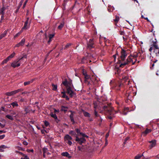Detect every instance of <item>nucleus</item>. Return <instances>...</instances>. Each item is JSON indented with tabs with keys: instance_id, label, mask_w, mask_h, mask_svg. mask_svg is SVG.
<instances>
[{
	"instance_id": "7",
	"label": "nucleus",
	"mask_w": 159,
	"mask_h": 159,
	"mask_svg": "<svg viewBox=\"0 0 159 159\" xmlns=\"http://www.w3.org/2000/svg\"><path fill=\"white\" fill-rule=\"evenodd\" d=\"M66 89L67 93L69 94L70 97H72L75 94V93L72 90V88L69 87L67 88Z\"/></svg>"
},
{
	"instance_id": "2",
	"label": "nucleus",
	"mask_w": 159,
	"mask_h": 159,
	"mask_svg": "<svg viewBox=\"0 0 159 159\" xmlns=\"http://www.w3.org/2000/svg\"><path fill=\"white\" fill-rule=\"evenodd\" d=\"M95 47V44L93 39H90L89 41L87 42V48L88 49H91L94 48Z\"/></svg>"
},
{
	"instance_id": "34",
	"label": "nucleus",
	"mask_w": 159,
	"mask_h": 159,
	"mask_svg": "<svg viewBox=\"0 0 159 159\" xmlns=\"http://www.w3.org/2000/svg\"><path fill=\"white\" fill-rule=\"evenodd\" d=\"M143 156V154L142 155H138L135 157L134 159H139Z\"/></svg>"
},
{
	"instance_id": "25",
	"label": "nucleus",
	"mask_w": 159,
	"mask_h": 159,
	"mask_svg": "<svg viewBox=\"0 0 159 159\" xmlns=\"http://www.w3.org/2000/svg\"><path fill=\"white\" fill-rule=\"evenodd\" d=\"M15 53L14 52H13L8 57H7L8 58V59L10 60V59L13 58L15 55Z\"/></svg>"
},
{
	"instance_id": "60",
	"label": "nucleus",
	"mask_w": 159,
	"mask_h": 159,
	"mask_svg": "<svg viewBox=\"0 0 159 159\" xmlns=\"http://www.w3.org/2000/svg\"><path fill=\"white\" fill-rule=\"evenodd\" d=\"M153 48V47L152 46V47H151L150 48H149V51L150 52H151L152 51V49H153V48Z\"/></svg>"
},
{
	"instance_id": "14",
	"label": "nucleus",
	"mask_w": 159,
	"mask_h": 159,
	"mask_svg": "<svg viewBox=\"0 0 159 159\" xmlns=\"http://www.w3.org/2000/svg\"><path fill=\"white\" fill-rule=\"evenodd\" d=\"M72 138L68 134L66 135L64 137V140L65 141L72 140Z\"/></svg>"
},
{
	"instance_id": "35",
	"label": "nucleus",
	"mask_w": 159,
	"mask_h": 159,
	"mask_svg": "<svg viewBox=\"0 0 159 159\" xmlns=\"http://www.w3.org/2000/svg\"><path fill=\"white\" fill-rule=\"evenodd\" d=\"M69 133V134H70V135H76V134L75 132V131H72V130L70 131Z\"/></svg>"
},
{
	"instance_id": "18",
	"label": "nucleus",
	"mask_w": 159,
	"mask_h": 159,
	"mask_svg": "<svg viewBox=\"0 0 159 159\" xmlns=\"http://www.w3.org/2000/svg\"><path fill=\"white\" fill-rule=\"evenodd\" d=\"M68 109V107H67L62 106L61 107V111H64L65 113H66V112L67 111Z\"/></svg>"
},
{
	"instance_id": "8",
	"label": "nucleus",
	"mask_w": 159,
	"mask_h": 159,
	"mask_svg": "<svg viewBox=\"0 0 159 159\" xmlns=\"http://www.w3.org/2000/svg\"><path fill=\"white\" fill-rule=\"evenodd\" d=\"M28 20H29V18H27V20L25 22L24 26L22 28V30H27L28 29L30 26V25L28 24Z\"/></svg>"
},
{
	"instance_id": "30",
	"label": "nucleus",
	"mask_w": 159,
	"mask_h": 159,
	"mask_svg": "<svg viewBox=\"0 0 159 159\" xmlns=\"http://www.w3.org/2000/svg\"><path fill=\"white\" fill-rule=\"evenodd\" d=\"M9 60L8 59V58L7 57L6 59L4 60L2 63V64H4L8 62Z\"/></svg>"
},
{
	"instance_id": "49",
	"label": "nucleus",
	"mask_w": 159,
	"mask_h": 159,
	"mask_svg": "<svg viewBox=\"0 0 159 159\" xmlns=\"http://www.w3.org/2000/svg\"><path fill=\"white\" fill-rule=\"evenodd\" d=\"M5 136V134L0 135V139H3Z\"/></svg>"
},
{
	"instance_id": "13",
	"label": "nucleus",
	"mask_w": 159,
	"mask_h": 159,
	"mask_svg": "<svg viewBox=\"0 0 159 159\" xmlns=\"http://www.w3.org/2000/svg\"><path fill=\"white\" fill-rule=\"evenodd\" d=\"M151 130L150 129H146V130L142 133V134L144 136H145L151 132Z\"/></svg>"
},
{
	"instance_id": "58",
	"label": "nucleus",
	"mask_w": 159,
	"mask_h": 159,
	"mask_svg": "<svg viewBox=\"0 0 159 159\" xmlns=\"http://www.w3.org/2000/svg\"><path fill=\"white\" fill-rule=\"evenodd\" d=\"M68 1V0H64V3H63L64 5H65L66 4L67 2Z\"/></svg>"
},
{
	"instance_id": "20",
	"label": "nucleus",
	"mask_w": 159,
	"mask_h": 159,
	"mask_svg": "<svg viewBox=\"0 0 159 159\" xmlns=\"http://www.w3.org/2000/svg\"><path fill=\"white\" fill-rule=\"evenodd\" d=\"M7 148V147L4 145H2L1 146H0V152H3L4 151L3 149Z\"/></svg>"
},
{
	"instance_id": "21",
	"label": "nucleus",
	"mask_w": 159,
	"mask_h": 159,
	"mask_svg": "<svg viewBox=\"0 0 159 159\" xmlns=\"http://www.w3.org/2000/svg\"><path fill=\"white\" fill-rule=\"evenodd\" d=\"M73 87V85L72 84L71 81L68 82V84H67V85L66 87V89H67V88H69V87L70 88H72Z\"/></svg>"
},
{
	"instance_id": "39",
	"label": "nucleus",
	"mask_w": 159,
	"mask_h": 159,
	"mask_svg": "<svg viewBox=\"0 0 159 159\" xmlns=\"http://www.w3.org/2000/svg\"><path fill=\"white\" fill-rule=\"evenodd\" d=\"M71 45L70 43H68L65 46L64 48V49H66L68 47H69Z\"/></svg>"
},
{
	"instance_id": "51",
	"label": "nucleus",
	"mask_w": 159,
	"mask_h": 159,
	"mask_svg": "<svg viewBox=\"0 0 159 159\" xmlns=\"http://www.w3.org/2000/svg\"><path fill=\"white\" fill-rule=\"evenodd\" d=\"M119 33H120V34L121 35H123L125 34L124 32L123 31H120L119 32Z\"/></svg>"
},
{
	"instance_id": "24",
	"label": "nucleus",
	"mask_w": 159,
	"mask_h": 159,
	"mask_svg": "<svg viewBox=\"0 0 159 159\" xmlns=\"http://www.w3.org/2000/svg\"><path fill=\"white\" fill-rule=\"evenodd\" d=\"M25 39L24 38H23V39H22L21 41L19 43V44L21 46H23L25 44Z\"/></svg>"
},
{
	"instance_id": "54",
	"label": "nucleus",
	"mask_w": 159,
	"mask_h": 159,
	"mask_svg": "<svg viewBox=\"0 0 159 159\" xmlns=\"http://www.w3.org/2000/svg\"><path fill=\"white\" fill-rule=\"evenodd\" d=\"M23 144L25 145H27L28 143L26 141H24L23 142Z\"/></svg>"
},
{
	"instance_id": "27",
	"label": "nucleus",
	"mask_w": 159,
	"mask_h": 159,
	"mask_svg": "<svg viewBox=\"0 0 159 159\" xmlns=\"http://www.w3.org/2000/svg\"><path fill=\"white\" fill-rule=\"evenodd\" d=\"M50 115L52 117L54 118L55 119H57V117L56 114H53V113L52 112Z\"/></svg>"
},
{
	"instance_id": "1",
	"label": "nucleus",
	"mask_w": 159,
	"mask_h": 159,
	"mask_svg": "<svg viewBox=\"0 0 159 159\" xmlns=\"http://www.w3.org/2000/svg\"><path fill=\"white\" fill-rule=\"evenodd\" d=\"M120 57L119 59V61L120 63V67H123L127 65H134L137 61L136 58L139 56L140 53H135L133 55H130L128 56L127 59L126 57L127 55L126 51L123 49H122L120 52Z\"/></svg>"
},
{
	"instance_id": "38",
	"label": "nucleus",
	"mask_w": 159,
	"mask_h": 159,
	"mask_svg": "<svg viewBox=\"0 0 159 159\" xmlns=\"http://www.w3.org/2000/svg\"><path fill=\"white\" fill-rule=\"evenodd\" d=\"M43 153H47L48 151V148H44L43 149Z\"/></svg>"
},
{
	"instance_id": "45",
	"label": "nucleus",
	"mask_w": 159,
	"mask_h": 159,
	"mask_svg": "<svg viewBox=\"0 0 159 159\" xmlns=\"http://www.w3.org/2000/svg\"><path fill=\"white\" fill-rule=\"evenodd\" d=\"M28 0H26V1H25V2L24 3V4L23 5V8H24L25 7V6L27 3V2H28Z\"/></svg>"
},
{
	"instance_id": "26",
	"label": "nucleus",
	"mask_w": 159,
	"mask_h": 159,
	"mask_svg": "<svg viewBox=\"0 0 159 159\" xmlns=\"http://www.w3.org/2000/svg\"><path fill=\"white\" fill-rule=\"evenodd\" d=\"M83 114L84 115V116L85 117H89L90 116V114L87 112L84 111Z\"/></svg>"
},
{
	"instance_id": "32",
	"label": "nucleus",
	"mask_w": 159,
	"mask_h": 159,
	"mask_svg": "<svg viewBox=\"0 0 159 159\" xmlns=\"http://www.w3.org/2000/svg\"><path fill=\"white\" fill-rule=\"evenodd\" d=\"M69 153L67 152H64L61 153V155L62 156L66 157Z\"/></svg>"
},
{
	"instance_id": "64",
	"label": "nucleus",
	"mask_w": 159,
	"mask_h": 159,
	"mask_svg": "<svg viewBox=\"0 0 159 159\" xmlns=\"http://www.w3.org/2000/svg\"><path fill=\"white\" fill-rule=\"evenodd\" d=\"M59 112V110H57L55 109H54V112L55 113H56V112Z\"/></svg>"
},
{
	"instance_id": "55",
	"label": "nucleus",
	"mask_w": 159,
	"mask_h": 159,
	"mask_svg": "<svg viewBox=\"0 0 159 159\" xmlns=\"http://www.w3.org/2000/svg\"><path fill=\"white\" fill-rule=\"evenodd\" d=\"M27 58V55H24L21 58H19V59H20V60H22L23 59V58Z\"/></svg>"
},
{
	"instance_id": "46",
	"label": "nucleus",
	"mask_w": 159,
	"mask_h": 159,
	"mask_svg": "<svg viewBox=\"0 0 159 159\" xmlns=\"http://www.w3.org/2000/svg\"><path fill=\"white\" fill-rule=\"evenodd\" d=\"M75 131L76 132L78 133V134H80V133H81V132H80V130L78 129H75Z\"/></svg>"
},
{
	"instance_id": "15",
	"label": "nucleus",
	"mask_w": 159,
	"mask_h": 159,
	"mask_svg": "<svg viewBox=\"0 0 159 159\" xmlns=\"http://www.w3.org/2000/svg\"><path fill=\"white\" fill-rule=\"evenodd\" d=\"M34 80V79H32L30 81L25 82H24V85L25 86L26 85H29L30 84H31V83H32Z\"/></svg>"
},
{
	"instance_id": "47",
	"label": "nucleus",
	"mask_w": 159,
	"mask_h": 159,
	"mask_svg": "<svg viewBox=\"0 0 159 159\" xmlns=\"http://www.w3.org/2000/svg\"><path fill=\"white\" fill-rule=\"evenodd\" d=\"M94 114H95V116L96 117H98L99 116V115H98V113L96 111V110H94Z\"/></svg>"
},
{
	"instance_id": "50",
	"label": "nucleus",
	"mask_w": 159,
	"mask_h": 159,
	"mask_svg": "<svg viewBox=\"0 0 159 159\" xmlns=\"http://www.w3.org/2000/svg\"><path fill=\"white\" fill-rule=\"evenodd\" d=\"M68 144L70 145H71L72 144V142L70 140L67 141V142H66Z\"/></svg>"
},
{
	"instance_id": "40",
	"label": "nucleus",
	"mask_w": 159,
	"mask_h": 159,
	"mask_svg": "<svg viewBox=\"0 0 159 159\" xmlns=\"http://www.w3.org/2000/svg\"><path fill=\"white\" fill-rule=\"evenodd\" d=\"M21 159H29L28 156L26 155H24L23 157L21 158Z\"/></svg>"
},
{
	"instance_id": "17",
	"label": "nucleus",
	"mask_w": 159,
	"mask_h": 159,
	"mask_svg": "<svg viewBox=\"0 0 159 159\" xmlns=\"http://www.w3.org/2000/svg\"><path fill=\"white\" fill-rule=\"evenodd\" d=\"M155 41L153 42V44L152 45L153 47H154L155 48H158V46L157 45V42L156 39H155Z\"/></svg>"
},
{
	"instance_id": "56",
	"label": "nucleus",
	"mask_w": 159,
	"mask_h": 159,
	"mask_svg": "<svg viewBox=\"0 0 159 159\" xmlns=\"http://www.w3.org/2000/svg\"><path fill=\"white\" fill-rule=\"evenodd\" d=\"M129 139V137H127L125 139V142H124V143L125 144L127 142V140H128Z\"/></svg>"
},
{
	"instance_id": "44",
	"label": "nucleus",
	"mask_w": 159,
	"mask_h": 159,
	"mask_svg": "<svg viewBox=\"0 0 159 159\" xmlns=\"http://www.w3.org/2000/svg\"><path fill=\"white\" fill-rule=\"evenodd\" d=\"M54 34H50L49 35V38L52 39L54 37Z\"/></svg>"
},
{
	"instance_id": "10",
	"label": "nucleus",
	"mask_w": 159,
	"mask_h": 159,
	"mask_svg": "<svg viewBox=\"0 0 159 159\" xmlns=\"http://www.w3.org/2000/svg\"><path fill=\"white\" fill-rule=\"evenodd\" d=\"M70 111L71 112V114L70 116V118L71 121L72 122V124H74L75 122L74 119V112L72 111Z\"/></svg>"
},
{
	"instance_id": "28",
	"label": "nucleus",
	"mask_w": 159,
	"mask_h": 159,
	"mask_svg": "<svg viewBox=\"0 0 159 159\" xmlns=\"http://www.w3.org/2000/svg\"><path fill=\"white\" fill-rule=\"evenodd\" d=\"M6 9V8L4 7H3L1 9H0V10L1 12V14H5V11Z\"/></svg>"
},
{
	"instance_id": "42",
	"label": "nucleus",
	"mask_w": 159,
	"mask_h": 159,
	"mask_svg": "<svg viewBox=\"0 0 159 159\" xmlns=\"http://www.w3.org/2000/svg\"><path fill=\"white\" fill-rule=\"evenodd\" d=\"M80 134L82 135V136L83 137H87L88 138V136L86 135L85 134H83L82 133H80Z\"/></svg>"
},
{
	"instance_id": "6",
	"label": "nucleus",
	"mask_w": 159,
	"mask_h": 159,
	"mask_svg": "<svg viewBox=\"0 0 159 159\" xmlns=\"http://www.w3.org/2000/svg\"><path fill=\"white\" fill-rule=\"evenodd\" d=\"M148 142L150 143L149 145V148L150 149L155 147L156 145V141L155 140L149 141Z\"/></svg>"
},
{
	"instance_id": "48",
	"label": "nucleus",
	"mask_w": 159,
	"mask_h": 159,
	"mask_svg": "<svg viewBox=\"0 0 159 159\" xmlns=\"http://www.w3.org/2000/svg\"><path fill=\"white\" fill-rule=\"evenodd\" d=\"M85 58L84 57H83L81 60V63H85Z\"/></svg>"
},
{
	"instance_id": "53",
	"label": "nucleus",
	"mask_w": 159,
	"mask_h": 159,
	"mask_svg": "<svg viewBox=\"0 0 159 159\" xmlns=\"http://www.w3.org/2000/svg\"><path fill=\"white\" fill-rule=\"evenodd\" d=\"M5 124H2L0 123V127L1 128H3L5 127Z\"/></svg>"
},
{
	"instance_id": "59",
	"label": "nucleus",
	"mask_w": 159,
	"mask_h": 159,
	"mask_svg": "<svg viewBox=\"0 0 159 159\" xmlns=\"http://www.w3.org/2000/svg\"><path fill=\"white\" fill-rule=\"evenodd\" d=\"M66 157H67L69 159H70L72 157L69 154L68 155H67Z\"/></svg>"
},
{
	"instance_id": "62",
	"label": "nucleus",
	"mask_w": 159,
	"mask_h": 159,
	"mask_svg": "<svg viewBox=\"0 0 159 159\" xmlns=\"http://www.w3.org/2000/svg\"><path fill=\"white\" fill-rule=\"evenodd\" d=\"M24 99L23 98H21V99H20V100H19V101L20 102H24Z\"/></svg>"
},
{
	"instance_id": "43",
	"label": "nucleus",
	"mask_w": 159,
	"mask_h": 159,
	"mask_svg": "<svg viewBox=\"0 0 159 159\" xmlns=\"http://www.w3.org/2000/svg\"><path fill=\"white\" fill-rule=\"evenodd\" d=\"M112 111H112L111 112V113H109V114H110V116H108V119H112V116H111V114H112Z\"/></svg>"
},
{
	"instance_id": "63",
	"label": "nucleus",
	"mask_w": 159,
	"mask_h": 159,
	"mask_svg": "<svg viewBox=\"0 0 159 159\" xmlns=\"http://www.w3.org/2000/svg\"><path fill=\"white\" fill-rule=\"evenodd\" d=\"M82 148L81 147H80V146H78V150L79 151H81Z\"/></svg>"
},
{
	"instance_id": "36",
	"label": "nucleus",
	"mask_w": 159,
	"mask_h": 159,
	"mask_svg": "<svg viewBox=\"0 0 159 159\" xmlns=\"http://www.w3.org/2000/svg\"><path fill=\"white\" fill-rule=\"evenodd\" d=\"M62 97L63 98H66V100H68L69 99V98L68 97V96L66 95L65 93L63 94Z\"/></svg>"
},
{
	"instance_id": "23",
	"label": "nucleus",
	"mask_w": 159,
	"mask_h": 159,
	"mask_svg": "<svg viewBox=\"0 0 159 159\" xmlns=\"http://www.w3.org/2000/svg\"><path fill=\"white\" fill-rule=\"evenodd\" d=\"M6 117L11 120H14L13 116L7 115H6Z\"/></svg>"
},
{
	"instance_id": "3",
	"label": "nucleus",
	"mask_w": 159,
	"mask_h": 159,
	"mask_svg": "<svg viewBox=\"0 0 159 159\" xmlns=\"http://www.w3.org/2000/svg\"><path fill=\"white\" fill-rule=\"evenodd\" d=\"M23 89L22 88H20V89H18L17 90H15L10 92H7L6 93V94L7 96H11L13 95H14L15 94L17 93H19L20 92H22L23 91Z\"/></svg>"
},
{
	"instance_id": "33",
	"label": "nucleus",
	"mask_w": 159,
	"mask_h": 159,
	"mask_svg": "<svg viewBox=\"0 0 159 159\" xmlns=\"http://www.w3.org/2000/svg\"><path fill=\"white\" fill-rule=\"evenodd\" d=\"M119 17L118 16L116 15V18L114 20V21L116 22H118L119 20Z\"/></svg>"
},
{
	"instance_id": "4",
	"label": "nucleus",
	"mask_w": 159,
	"mask_h": 159,
	"mask_svg": "<svg viewBox=\"0 0 159 159\" xmlns=\"http://www.w3.org/2000/svg\"><path fill=\"white\" fill-rule=\"evenodd\" d=\"M20 61L19 58L17 59L11 63V66L14 68L20 66Z\"/></svg>"
},
{
	"instance_id": "12",
	"label": "nucleus",
	"mask_w": 159,
	"mask_h": 159,
	"mask_svg": "<svg viewBox=\"0 0 159 159\" xmlns=\"http://www.w3.org/2000/svg\"><path fill=\"white\" fill-rule=\"evenodd\" d=\"M8 30H5L3 33L0 34V40L1 39L3 38L7 34Z\"/></svg>"
},
{
	"instance_id": "16",
	"label": "nucleus",
	"mask_w": 159,
	"mask_h": 159,
	"mask_svg": "<svg viewBox=\"0 0 159 159\" xmlns=\"http://www.w3.org/2000/svg\"><path fill=\"white\" fill-rule=\"evenodd\" d=\"M65 25V22L64 21L62 22L60 25L58 26L57 28L59 30H61L63 27Z\"/></svg>"
},
{
	"instance_id": "29",
	"label": "nucleus",
	"mask_w": 159,
	"mask_h": 159,
	"mask_svg": "<svg viewBox=\"0 0 159 159\" xmlns=\"http://www.w3.org/2000/svg\"><path fill=\"white\" fill-rule=\"evenodd\" d=\"M85 75L84 76L85 80L84 81L86 82L87 81V80H88L90 76L89 75H87V73H85Z\"/></svg>"
},
{
	"instance_id": "57",
	"label": "nucleus",
	"mask_w": 159,
	"mask_h": 159,
	"mask_svg": "<svg viewBox=\"0 0 159 159\" xmlns=\"http://www.w3.org/2000/svg\"><path fill=\"white\" fill-rule=\"evenodd\" d=\"M11 114L12 115V116L15 115L16 114V113L15 111H12V112H11Z\"/></svg>"
},
{
	"instance_id": "31",
	"label": "nucleus",
	"mask_w": 159,
	"mask_h": 159,
	"mask_svg": "<svg viewBox=\"0 0 159 159\" xmlns=\"http://www.w3.org/2000/svg\"><path fill=\"white\" fill-rule=\"evenodd\" d=\"M52 89L54 90H56L57 89V85H55L54 84H52Z\"/></svg>"
},
{
	"instance_id": "61",
	"label": "nucleus",
	"mask_w": 159,
	"mask_h": 159,
	"mask_svg": "<svg viewBox=\"0 0 159 159\" xmlns=\"http://www.w3.org/2000/svg\"><path fill=\"white\" fill-rule=\"evenodd\" d=\"M20 46H21L19 44V43H18L16 45V46H15V47H19Z\"/></svg>"
},
{
	"instance_id": "11",
	"label": "nucleus",
	"mask_w": 159,
	"mask_h": 159,
	"mask_svg": "<svg viewBox=\"0 0 159 159\" xmlns=\"http://www.w3.org/2000/svg\"><path fill=\"white\" fill-rule=\"evenodd\" d=\"M25 114H27V113H30L31 111L34 113V112L35 110H33L29 107H26L25 108Z\"/></svg>"
},
{
	"instance_id": "37",
	"label": "nucleus",
	"mask_w": 159,
	"mask_h": 159,
	"mask_svg": "<svg viewBox=\"0 0 159 159\" xmlns=\"http://www.w3.org/2000/svg\"><path fill=\"white\" fill-rule=\"evenodd\" d=\"M68 82L66 80L65 81H63L62 82V84L66 87L67 85Z\"/></svg>"
},
{
	"instance_id": "52",
	"label": "nucleus",
	"mask_w": 159,
	"mask_h": 159,
	"mask_svg": "<svg viewBox=\"0 0 159 159\" xmlns=\"http://www.w3.org/2000/svg\"><path fill=\"white\" fill-rule=\"evenodd\" d=\"M20 32H19V33H18L17 34H16L15 36H14V38H16V37H17L18 36H19V35H20Z\"/></svg>"
},
{
	"instance_id": "19",
	"label": "nucleus",
	"mask_w": 159,
	"mask_h": 159,
	"mask_svg": "<svg viewBox=\"0 0 159 159\" xmlns=\"http://www.w3.org/2000/svg\"><path fill=\"white\" fill-rule=\"evenodd\" d=\"M11 105L12 106L13 108L15 107H17L18 106V104L16 101H15L12 102L11 104Z\"/></svg>"
},
{
	"instance_id": "22",
	"label": "nucleus",
	"mask_w": 159,
	"mask_h": 159,
	"mask_svg": "<svg viewBox=\"0 0 159 159\" xmlns=\"http://www.w3.org/2000/svg\"><path fill=\"white\" fill-rule=\"evenodd\" d=\"M154 52L157 56H159V48H154Z\"/></svg>"
},
{
	"instance_id": "5",
	"label": "nucleus",
	"mask_w": 159,
	"mask_h": 159,
	"mask_svg": "<svg viewBox=\"0 0 159 159\" xmlns=\"http://www.w3.org/2000/svg\"><path fill=\"white\" fill-rule=\"evenodd\" d=\"M75 137V140L77 142L80 144H82L86 141L85 139L83 137L79 138L77 135H76Z\"/></svg>"
},
{
	"instance_id": "41",
	"label": "nucleus",
	"mask_w": 159,
	"mask_h": 159,
	"mask_svg": "<svg viewBox=\"0 0 159 159\" xmlns=\"http://www.w3.org/2000/svg\"><path fill=\"white\" fill-rule=\"evenodd\" d=\"M44 123L46 126H48L49 125V123L47 121H44Z\"/></svg>"
},
{
	"instance_id": "9",
	"label": "nucleus",
	"mask_w": 159,
	"mask_h": 159,
	"mask_svg": "<svg viewBox=\"0 0 159 159\" xmlns=\"http://www.w3.org/2000/svg\"><path fill=\"white\" fill-rule=\"evenodd\" d=\"M103 109L106 111H107L108 113H110L111 112L113 111V108L109 107L107 106H105L103 107Z\"/></svg>"
}]
</instances>
